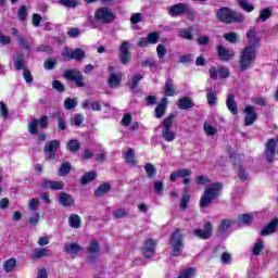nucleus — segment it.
<instances>
[{"label":"nucleus","mask_w":278,"mask_h":278,"mask_svg":"<svg viewBox=\"0 0 278 278\" xmlns=\"http://www.w3.org/2000/svg\"><path fill=\"white\" fill-rule=\"evenodd\" d=\"M216 16L220 23L231 25V23H243L244 14L233 11L227 7H222L216 11Z\"/></svg>","instance_id":"obj_1"},{"label":"nucleus","mask_w":278,"mask_h":278,"mask_svg":"<svg viewBox=\"0 0 278 278\" xmlns=\"http://www.w3.org/2000/svg\"><path fill=\"white\" fill-rule=\"evenodd\" d=\"M223 191V182H213L210 186H206L204 194L200 199V207H210V204L214 199L220 197Z\"/></svg>","instance_id":"obj_2"},{"label":"nucleus","mask_w":278,"mask_h":278,"mask_svg":"<svg viewBox=\"0 0 278 278\" xmlns=\"http://www.w3.org/2000/svg\"><path fill=\"white\" fill-rule=\"evenodd\" d=\"M177 118V112L172 113L169 116L165 117L162 125V138L165 142H173L177 139V132L173 130V121Z\"/></svg>","instance_id":"obj_3"},{"label":"nucleus","mask_w":278,"mask_h":278,"mask_svg":"<svg viewBox=\"0 0 278 278\" xmlns=\"http://www.w3.org/2000/svg\"><path fill=\"white\" fill-rule=\"evenodd\" d=\"M256 50L255 46H248L241 51L239 64L241 71H248L251 65L255 62Z\"/></svg>","instance_id":"obj_4"},{"label":"nucleus","mask_w":278,"mask_h":278,"mask_svg":"<svg viewBox=\"0 0 278 278\" xmlns=\"http://www.w3.org/2000/svg\"><path fill=\"white\" fill-rule=\"evenodd\" d=\"M172 255H174V257H179L184 251V236L181 235V229L179 228L172 233Z\"/></svg>","instance_id":"obj_5"},{"label":"nucleus","mask_w":278,"mask_h":278,"mask_svg":"<svg viewBox=\"0 0 278 278\" xmlns=\"http://www.w3.org/2000/svg\"><path fill=\"white\" fill-rule=\"evenodd\" d=\"M94 17L98 23L104 24L114 23V21H116V15H114L112 9L108 8L98 9L94 13Z\"/></svg>","instance_id":"obj_6"},{"label":"nucleus","mask_w":278,"mask_h":278,"mask_svg":"<svg viewBox=\"0 0 278 278\" xmlns=\"http://www.w3.org/2000/svg\"><path fill=\"white\" fill-rule=\"evenodd\" d=\"M60 150V141L52 140L43 147V153L46 154V160H58V151Z\"/></svg>","instance_id":"obj_7"},{"label":"nucleus","mask_w":278,"mask_h":278,"mask_svg":"<svg viewBox=\"0 0 278 278\" xmlns=\"http://www.w3.org/2000/svg\"><path fill=\"white\" fill-rule=\"evenodd\" d=\"M169 16H180V14H191L192 9L186 3H177L168 8Z\"/></svg>","instance_id":"obj_8"},{"label":"nucleus","mask_w":278,"mask_h":278,"mask_svg":"<svg viewBox=\"0 0 278 278\" xmlns=\"http://www.w3.org/2000/svg\"><path fill=\"white\" fill-rule=\"evenodd\" d=\"M243 113L245 114V127H251V125H253V123L257 121V108H255L254 105H247Z\"/></svg>","instance_id":"obj_9"},{"label":"nucleus","mask_w":278,"mask_h":278,"mask_svg":"<svg viewBox=\"0 0 278 278\" xmlns=\"http://www.w3.org/2000/svg\"><path fill=\"white\" fill-rule=\"evenodd\" d=\"M131 49V43L129 41H123L119 47V60L122 64H129L131 62V52L129 50Z\"/></svg>","instance_id":"obj_10"},{"label":"nucleus","mask_w":278,"mask_h":278,"mask_svg":"<svg viewBox=\"0 0 278 278\" xmlns=\"http://www.w3.org/2000/svg\"><path fill=\"white\" fill-rule=\"evenodd\" d=\"M233 227V220L229 218H224L219 222L217 228V238H224L227 236V232Z\"/></svg>","instance_id":"obj_11"},{"label":"nucleus","mask_w":278,"mask_h":278,"mask_svg":"<svg viewBox=\"0 0 278 278\" xmlns=\"http://www.w3.org/2000/svg\"><path fill=\"white\" fill-rule=\"evenodd\" d=\"M216 49L217 55L223 62H229L230 60H233V58H236V52H233V50H230L229 48H225L224 46H217Z\"/></svg>","instance_id":"obj_12"},{"label":"nucleus","mask_w":278,"mask_h":278,"mask_svg":"<svg viewBox=\"0 0 278 278\" xmlns=\"http://www.w3.org/2000/svg\"><path fill=\"white\" fill-rule=\"evenodd\" d=\"M212 231H213V227H212V222H207L204 225V229H195L193 230V236H197V238H200L201 240H210V238H212Z\"/></svg>","instance_id":"obj_13"},{"label":"nucleus","mask_w":278,"mask_h":278,"mask_svg":"<svg viewBox=\"0 0 278 278\" xmlns=\"http://www.w3.org/2000/svg\"><path fill=\"white\" fill-rule=\"evenodd\" d=\"M41 188H43L45 190H52V191L64 190V182L49 180V179H42Z\"/></svg>","instance_id":"obj_14"},{"label":"nucleus","mask_w":278,"mask_h":278,"mask_svg":"<svg viewBox=\"0 0 278 278\" xmlns=\"http://www.w3.org/2000/svg\"><path fill=\"white\" fill-rule=\"evenodd\" d=\"M155 244L156 242L153 239H147L144 241L142 247V253L144 257L151 258L153 255H155Z\"/></svg>","instance_id":"obj_15"},{"label":"nucleus","mask_w":278,"mask_h":278,"mask_svg":"<svg viewBox=\"0 0 278 278\" xmlns=\"http://www.w3.org/2000/svg\"><path fill=\"white\" fill-rule=\"evenodd\" d=\"M99 251H101V248L99 247V241L93 239L87 248V252L89 253V262H94L97 260Z\"/></svg>","instance_id":"obj_16"},{"label":"nucleus","mask_w":278,"mask_h":278,"mask_svg":"<svg viewBox=\"0 0 278 278\" xmlns=\"http://www.w3.org/2000/svg\"><path fill=\"white\" fill-rule=\"evenodd\" d=\"M278 229V218H274L269 224H267L262 230L261 236H270L275 233Z\"/></svg>","instance_id":"obj_17"},{"label":"nucleus","mask_w":278,"mask_h":278,"mask_svg":"<svg viewBox=\"0 0 278 278\" xmlns=\"http://www.w3.org/2000/svg\"><path fill=\"white\" fill-rule=\"evenodd\" d=\"M13 64H14V68H16V71H24L25 68V54L24 53H14L13 54Z\"/></svg>","instance_id":"obj_18"},{"label":"nucleus","mask_w":278,"mask_h":278,"mask_svg":"<svg viewBox=\"0 0 278 278\" xmlns=\"http://www.w3.org/2000/svg\"><path fill=\"white\" fill-rule=\"evenodd\" d=\"M164 94L165 97H176L179 92L175 89V84L173 83V78H167L164 86Z\"/></svg>","instance_id":"obj_19"},{"label":"nucleus","mask_w":278,"mask_h":278,"mask_svg":"<svg viewBox=\"0 0 278 278\" xmlns=\"http://www.w3.org/2000/svg\"><path fill=\"white\" fill-rule=\"evenodd\" d=\"M226 105L229 110V112H231L233 114V116H236L238 114V103H236V94L233 93H229L227 99H226Z\"/></svg>","instance_id":"obj_20"},{"label":"nucleus","mask_w":278,"mask_h":278,"mask_svg":"<svg viewBox=\"0 0 278 278\" xmlns=\"http://www.w3.org/2000/svg\"><path fill=\"white\" fill-rule=\"evenodd\" d=\"M71 81H75L77 88H84V75L77 70L71 71Z\"/></svg>","instance_id":"obj_21"},{"label":"nucleus","mask_w":278,"mask_h":278,"mask_svg":"<svg viewBox=\"0 0 278 278\" xmlns=\"http://www.w3.org/2000/svg\"><path fill=\"white\" fill-rule=\"evenodd\" d=\"M176 105L179 110H191V108H194V102L189 97H182L176 102Z\"/></svg>","instance_id":"obj_22"},{"label":"nucleus","mask_w":278,"mask_h":278,"mask_svg":"<svg viewBox=\"0 0 278 278\" xmlns=\"http://www.w3.org/2000/svg\"><path fill=\"white\" fill-rule=\"evenodd\" d=\"M166 105H168V99L163 98L154 111L156 118H162V116H164V114L166 113Z\"/></svg>","instance_id":"obj_23"},{"label":"nucleus","mask_w":278,"mask_h":278,"mask_svg":"<svg viewBox=\"0 0 278 278\" xmlns=\"http://www.w3.org/2000/svg\"><path fill=\"white\" fill-rule=\"evenodd\" d=\"M124 160L126 161V164H129L130 166H137L138 161L136 160V151L131 148H129L125 154Z\"/></svg>","instance_id":"obj_24"},{"label":"nucleus","mask_w":278,"mask_h":278,"mask_svg":"<svg viewBox=\"0 0 278 278\" xmlns=\"http://www.w3.org/2000/svg\"><path fill=\"white\" fill-rule=\"evenodd\" d=\"M194 31V26H189L188 28H179L178 36L179 38H184L185 40H192L194 36L192 33Z\"/></svg>","instance_id":"obj_25"},{"label":"nucleus","mask_w":278,"mask_h":278,"mask_svg":"<svg viewBox=\"0 0 278 278\" xmlns=\"http://www.w3.org/2000/svg\"><path fill=\"white\" fill-rule=\"evenodd\" d=\"M49 255V250L46 248H35L30 254L31 260H41V257H47Z\"/></svg>","instance_id":"obj_26"},{"label":"nucleus","mask_w":278,"mask_h":278,"mask_svg":"<svg viewBox=\"0 0 278 278\" xmlns=\"http://www.w3.org/2000/svg\"><path fill=\"white\" fill-rule=\"evenodd\" d=\"M17 43L22 49H25L26 51H29L31 47L34 46V40H26L23 35H16Z\"/></svg>","instance_id":"obj_27"},{"label":"nucleus","mask_w":278,"mask_h":278,"mask_svg":"<svg viewBox=\"0 0 278 278\" xmlns=\"http://www.w3.org/2000/svg\"><path fill=\"white\" fill-rule=\"evenodd\" d=\"M123 79V75L122 74H111L109 77V86L111 88H118V86H121V81Z\"/></svg>","instance_id":"obj_28"},{"label":"nucleus","mask_w":278,"mask_h":278,"mask_svg":"<svg viewBox=\"0 0 278 278\" xmlns=\"http://www.w3.org/2000/svg\"><path fill=\"white\" fill-rule=\"evenodd\" d=\"M86 58V51L81 48H76L71 51V60H76V62H81Z\"/></svg>","instance_id":"obj_29"},{"label":"nucleus","mask_w":278,"mask_h":278,"mask_svg":"<svg viewBox=\"0 0 278 278\" xmlns=\"http://www.w3.org/2000/svg\"><path fill=\"white\" fill-rule=\"evenodd\" d=\"M144 170L148 179H154L157 175V168L152 163H146Z\"/></svg>","instance_id":"obj_30"},{"label":"nucleus","mask_w":278,"mask_h":278,"mask_svg":"<svg viewBox=\"0 0 278 278\" xmlns=\"http://www.w3.org/2000/svg\"><path fill=\"white\" fill-rule=\"evenodd\" d=\"M112 190V186L110 184H102L94 190L96 197H104V194H108Z\"/></svg>","instance_id":"obj_31"},{"label":"nucleus","mask_w":278,"mask_h":278,"mask_svg":"<svg viewBox=\"0 0 278 278\" xmlns=\"http://www.w3.org/2000/svg\"><path fill=\"white\" fill-rule=\"evenodd\" d=\"M97 179V172H89L86 173L81 179L80 184L81 186H87V184H90L91 181H94Z\"/></svg>","instance_id":"obj_32"},{"label":"nucleus","mask_w":278,"mask_h":278,"mask_svg":"<svg viewBox=\"0 0 278 278\" xmlns=\"http://www.w3.org/2000/svg\"><path fill=\"white\" fill-rule=\"evenodd\" d=\"M247 38L251 42L250 47H257V45H260V38L257 37V33L254 29L247 33Z\"/></svg>","instance_id":"obj_33"},{"label":"nucleus","mask_w":278,"mask_h":278,"mask_svg":"<svg viewBox=\"0 0 278 278\" xmlns=\"http://www.w3.org/2000/svg\"><path fill=\"white\" fill-rule=\"evenodd\" d=\"M59 203H60V205H63V207H70L71 206V195L66 192H60L59 193Z\"/></svg>","instance_id":"obj_34"},{"label":"nucleus","mask_w":278,"mask_h":278,"mask_svg":"<svg viewBox=\"0 0 278 278\" xmlns=\"http://www.w3.org/2000/svg\"><path fill=\"white\" fill-rule=\"evenodd\" d=\"M206 99H207V103L211 108H213V105H216V102L218 101L216 91H214L213 89H207Z\"/></svg>","instance_id":"obj_35"},{"label":"nucleus","mask_w":278,"mask_h":278,"mask_svg":"<svg viewBox=\"0 0 278 278\" xmlns=\"http://www.w3.org/2000/svg\"><path fill=\"white\" fill-rule=\"evenodd\" d=\"M129 216V210L118 207L113 212V218L121 219V218H127Z\"/></svg>","instance_id":"obj_36"},{"label":"nucleus","mask_w":278,"mask_h":278,"mask_svg":"<svg viewBox=\"0 0 278 278\" xmlns=\"http://www.w3.org/2000/svg\"><path fill=\"white\" fill-rule=\"evenodd\" d=\"M142 79H144V76H142V74L134 75L131 77V80L129 81L130 90H135L136 88H138V84H140V81H142Z\"/></svg>","instance_id":"obj_37"},{"label":"nucleus","mask_w":278,"mask_h":278,"mask_svg":"<svg viewBox=\"0 0 278 278\" xmlns=\"http://www.w3.org/2000/svg\"><path fill=\"white\" fill-rule=\"evenodd\" d=\"M81 217L77 214L71 215V227L72 229H80L81 228Z\"/></svg>","instance_id":"obj_38"},{"label":"nucleus","mask_w":278,"mask_h":278,"mask_svg":"<svg viewBox=\"0 0 278 278\" xmlns=\"http://www.w3.org/2000/svg\"><path fill=\"white\" fill-rule=\"evenodd\" d=\"M194 275H197V268L188 267L180 273L178 278H194Z\"/></svg>","instance_id":"obj_39"},{"label":"nucleus","mask_w":278,"mask_h":278,"mask_svg":"<svg viewBox=\"0 0 278 278\" xmlns=\"http://www.w3.org/2000/svg\"><path fill=\"white\" fill-rule=\"evenodd\" d=\"M16 268V258H9L3 264V269L5 273H12Z\"/></svg>","instance_id":"obj_40"},{"label":"nucleus","mask_w":278,"mask_h":278,"mask_svg":"<svg viewBox=\"0 0 278 278\" xmlns=\"http://www.w3.org/2000/svg\"><path fill=\"white\" fill-rule=\"evenodd\" d=\"M253 223V215L251 214H241L238 217L239 225H251Z\"/></svg>","instance_id":"obj_41"},{"label":"nucleus","mask_w":278,"mask_h":278,"mask_svg":"<svg viewBox=\"0 0 278 278\" xmlns=\"http://www.w3.org/2000/svg\"><path fill=\"white\" fill-rule=\"evenodd\" d=\"M203 129L206 136H216V134H218V128L212 126V124L207 122L204 123Z\"/></svg>","instance_id":"obj_42"},{"label":"nucleus","mask_w":278,"mask_h":278,"mask_svg":"<svg viewBox=\"0 0 278 278\" xmlns=\"http://www.w3.org/2000/svg\"><path fill=\"white\" fill-rule=\"evenodd\" d=\"M270 16H273V9L266 8L261 10L258 18L264 22L268 21Z\"/></svg>","instance_id":"obj_43"},{"label":"nucleus","mask_w":278,"mask_h":278,"mask_svg":"<svg viewBox=\"0 0 278 278\" xmlns=\"http://www.w3.org/2000/svg\"><path fill=\"white\" fill-rule=\"evenodd\" d=\"M71 173V164L62 163L61 167L58 170L59 177H66Z\"/></svg>","instance_id":"obj_44"},{"label":"nucleus","mask_w":278,"mask_h":278,"mask_svg":"<svg viewBox=\"0 0 278 278\" xmlns=\"http://www.w3.org/2000/svg\"><path fill=\"white\" fill-rule=\"evenodd\" d=\"M40 121H38L37 118H34L29 124H28V131L29 134H31L33 136H36V134H38V125H39Z\"/></svg>","instance_id":"obj_45"},{"label":"nucleus","mask_w":278,"mask_h":278,"mask_svg":"<svg viewBox=\"0 0 278 278\" xmlns=\"http://www.w3.org/2000/svg\"><path fill=\"white\" fill-rule=\"evenodd\" d=\"M224 38L227 42H230V45H236V42H238V33H226L224 34Z\"/></svg>","instance_id":"obj_46"},{"label":"nucleus","mask_w":278,"mask_h":278,"mask_svg":"<svg viewBox=\"0 0 278 278\" xmlns=\"http://www.w3.org/2000/svg\"><path fill=\"white\" fill-rule=\"evenodd\" d=\"M264 251V241L258 239L252 249V254L260 255Z\"/></svg>","instance_id":"obj_47"},{"label":"nucleus","mask_w":278,"mask_h":278,"mask_svg":"<svg viewBox=\"0 0 278 278\" xmlns=\"http://www.w3.org/2000/svg\"><path fill=\"white\" fill-rule=\"evenodd\" d=\"M239 7L244 10V12H253L255 7L249 3V0H239Z\"/></svg>","instance_id":"obj_48"},{"label":"nucleus","mask_w":278,"mask_h":278,"mask_svg":"<svg viewBox=\"0 0 278 278\" xmlns=\"http://www.w3.org/2000/svg\"><path fill=\"white\" fill-rule=\"evenodd\" d=\"M27 7L26 5H22L20 7L18 11H17V16H18V20L22 22V23H25L26 18H27Z\"/></svg>","instance_id":"obj_49"},{"label":"nucleus","mask_w":278,"mask_h":278,"mask_svg":"<svg viewBox=\"0 0 278 278\" xmlns=\"http://www.w3.org/2000/svg\"><path fill=\"white\" fill-rule=\"evenodd\" d=\"M154 192L162 197L164 194V180H156L154 181Z\"/></svg>","instance_id":"obj_50"},{"label":"nucleus","mask_w":278,"mask_h":278,"mask_svg":"<svg viewBox=\"0 0 278 278\" xmlns=\"http://www.w3.org/2000/svg\"><path fill=\"white\" fill-rule=\"evenodd\" d=\"M84 251V248L79 245L78 243H72L71 244V255L72 257H75V255H79Z\"/></svg>","instance_id":"obj_51"},{"label":"nucleus","mask_w":278,"mask_h":278,"mask_svg":"<svg viewBox=\"0 0 278 278\" xmlns=\"http://www.w3.org/2000/svg\"><path fill=\"white\" fill-rule=\"evenodd\" d=\"M147 38L149 45H157V42L160 41V33H150Z\"/></svg>","instance_id":"obj_52"},{"label":"nucleus","mask_w":278,"mask_h":278,"mask_svg":"<svg viewBox=\"0 0 278 278\" xmlns=\"http://www.w3.org/2000/svg\"><path fill=\"white\" fill-rule=\"evenodd\" d=\"M28 223L29 225H31V227H36L38 225V223H40V213L35 212L29 218H28Z\"/></svg>","instance_id":"obj_53"},{"label":"nucleus","mask_w":278,"mask_h":278,"mask_svg":"<svg viewBox=\"0 0 278 278\" xmlns=\"http://www.w3.org/2000/svg\"><path fill=\"white\" fill-rule=\"evenodd\" d=\"M156 53H157L159 59L162 60V59H164L166 53H168V49L164 45H159L156 47Z\"/></svg>","instance_id":"obj_54"},{"label":"nucleus","mask_w":278,"mask_h":278,"mask_svg":"<svg viewBox=\"0 0 278 278\" xmlns=\"http://www.w3.org/2000/svg\"><path fill=\"white\" fill-rule=\"evenodd\" d=\"M0 116L4 119L10 116V111L8 110V105H5L3 101L0 102Z\"/></svg>","instance_id":"obj_55"},{"label":"nucleus","mask_w":278,"mask_h":278,"mask_svg":"<svg viewBox=\"0 0 278 278\" xmlns=\"http://www.w3.org/2000/svg\"><path fill=\"white\" fill-rule=\"evenodd\" d=\"M38 205H40V200L36 198L30 199L28 202V210H30V212H36V210H38Z\"/></svg>","instance_id":"obj_56"},{"label":"nucleus","mask_w":278,"mask_h":278,"mask_svg":"<svg viewBox=\"0 0 278 278\" xmlns=\"http://www.w3.org/2000/svg\"><path fill=\"white\" fill-rule=\"evenodd\" d=\"M55 64H58V60L48 59L45 61V68L46 71H53L55 68Z\"/></svg>","instance_id":"obj_57"},{"label":"nucleus","mask_w":278,"mask_h":278,"mask_svg":"<svg viewBox=\"0 0 278 278\" xmlns=\"http://www.w3.org/2000/svg\"><path fill=\"white\" fill-rule=\"evenodd\" d=\"M35 51L49 53V55H51V53H53V49L47 45L38 46L37 48H35Z\"/></svg>","instance_id":"obj_58"},{"label":"nucleus","mask_w":278,"mask_h":278,"mask_svg":"<svg viewBox=\"0 0 278 278\" xmlns=\"http://www.w3.org/2000/svg\"><path fill=\"white\" fill-rule=\"evenodd\" d=\"M238 177L241 181H247V179H249V174L242 166H238Z\"/></svg>","instance_id":"obj_59"},{"label":"nucleus","mask_w":278,"mask_h":278,"mask_svg":"<svg viewBox=\"0 0 278 278\" xmlns=\"http://www.w3.org/2000/svg\"><path fill=\"white\" fill-rule=\"evenodd\" d=\"M23 77H24L26 84L34 83V76H31V72H29V70H27V68L23 70Z\"/></svg>","instance_id":"obj_60"},{"label":"nucleus","mask_w":278,"mask_h":278,"mask_svg":"<svg viewBox=\"0 0 278 278\" xmlns=\"http://www.w3.org/2000/svg\"><path fill=\"white\" fill-rule=\"evenodd\" d=\"M188 203H190V194L185 193L180 200L181 210H186L188 207Z\"/></svg>","instance_id":"obj_61"},{"label":"nucleus","mask_w":278,"mask_h":278,"mask_svg":"<svg viewBox=\"0 0 278 278\" xmlns=\"http://www.w3.org/2000/svg\"><path fill=\"white\" fill-rule=\"evenodd\" d=\"M121 125H123V127H129V125H131V114H124Z\"/></svg>","instance_id":"obj_62"},{"label":"nucleus","mask_w":278,"mask_h":278,"mask_svg":"<svg viewBox=\"0 0 278 278\" xmlns=\"http://www.w3.org/2000/svg\"><path fill=\"white\" fill-rule=\"evenodd\" d=\"M73 123L76 127H81V124L84 123V115L80 113L75 114Z\"/></svg>","instance_id":"obj_63"},{"label":"nucleus","mask_w":278,"mask_h":278,"mask_svg":"<svg viewBox=\"0 0 278 278\" xmlns=\"http://www.w3.org/2000/svg\"><path fill=\"white\" fill-rule=\"evenodd\" d=\"M218 74H219V77H222V79H227L230 75L229 67H224V66L219 67Z\"/></svg>","instance_id":"obj_64"}]
</instances>
